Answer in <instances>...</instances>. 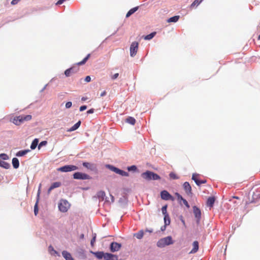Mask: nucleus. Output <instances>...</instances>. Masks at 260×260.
Listing matches in <instances>:
<instances>
[{
  "label": "nucleus",
  "instance_id": "obj_48",
  "mask_svg": "<svg viewBox=\"0 0 260 260\" xmlns=\"http://www.w3.org/2000/svg\"><path fill=\"white\" fill-rule=\"evenodd\" d=\"M91 80V78L89 76H87L85 78V81L87 82H90Z\"/></svg>",
  "mask_w": 260,
  "mask_h": 260
},
{
  "label": "nucleus",
  "instance_id": "obj_33",
  "mask_svg": "<svg viewBox=\"0 0 260 260\" xmlns=\"http://www.w3.org/2000/svg\"><path fill=\"white\" fill-rule=\"evenodd\" d=\"M203 0H200V1H199V0H195L190 5V7L191 8H193L195 6H198V5H199L203 1Z\"/></svg>",
  "mask_w": 260,
  "mask_h": 260
},
{
  "label": "nucleus",
  "instance_id": "obj_32",
  "mask_svg": "<svg viewBox=\"0 0 260 260\" xmlns=\"http://www.w3.org/2000/svg\"><path fill=\"white\" fill-rule=\"evenodd\" d=\"M156 35V32H153L149 35H148L144 37V39L146 40H149L152 39Z\"/></svg>",
  "mask_w": 260,
  "mask_h": 260
},
{
  "label": "nucleus",
  "instance_id": "obj_38",
  "mask_svg": "<svg viewBox=\"0 0 260 260\" xmlns=\"http://www.w3.org/2000/svg\"><path fill=\"white\" fill-rule=\"evenodd\" d=\"M119 174L122 176H128V173L127 172H125L121 170L120 171Z\"/></svg>",
  "mask_w": 260,
  "mask_h": 260
},
{
  "label": "nucleus",
  "instance_id": "obj_15",
  "mask_svg": "<svg viewBox=\"0 0 260 260\" xmlns=\"http://www.w3.org/2000/svg\"><path fill=\"white\" fill-rule=\"evenodd\" d=\"M193 248L190 251L189 253H196L199 249V243L198 241H195L193 242L192 244Z\"/></svg>",
  "mask_w": 260,
  "mask_h": 260
},
{
  "label": "nucleus",
  "instance_id": "obj_19",
  "mask_svg": "<svg viewBox=\"0 0 260 260\" xmlns=\"http://www.w3.org/2000/svg\"><path fill=\"white\" fill-rule=\"evenodd\" d=\"M30 150L29 149L20 150L16 153V155L18 157L22 156L26 154Z\"/></svg>",
  "mask_w": 260,
  "mask_h": 260
},
{
  "label": "nucleus",
  "instance_id": "obj_34",
  "mask_svg": "<svg viewBox=\"0 0 260 260\" xmlns=\"http://www.w3.org/2000/svg\"><path fill=\"white\" fill-rule=\"evenodd\" d=\"M83 166L87 169H92V165L90 163L87 162H84L83 163Z\"/></svg>",
  "mask_w": 260,
  "mask_h": 260
},
{
  "label": "nucleus",
  "instance_id": "obj_22",
  "mask_svg": "<svg viewBox=\"0 0 260 260\" xmlns=\"http://www.w3.org/2000/svg\"><path fill=\"white\" fill-rule=\"evenodd\" d=\"M12 165H13L14 168H15V169L18 168V167L19 166V160L18 159V158L15 157L12 159Z\"/></svg>",
  "mask_w": 260,
  "mask_h": 260
},
{
  "label": "nucleus",
  "instance_id": "obj_4",
  "mask_svg": "<svg viewBox=\"0 0 260 260\" xmlns=\"http://www.w3.org/2000/svg\"><path fill=\"white\" fill-rule=\"evenodd\" d=\"M70 207L69 203L65 200H61L58 204V208L60 211L66 212Z\"/></svg>",
  "mask_w": 260,
  "mask_h": 260
},
{
  "label": "nucleus",
  "instance_id": "obj_5",
  "mask_svg": "<svg viewBox=\"0 0 260 260\" xmlns=\"http://www.w3.org/2000/svg\"><path fill=\"white\" fill-rule=\"evenodd\" d=\"M78 169V167L74 165H66L57 169L58 171L62 172H68L75 171Z\"/></svg>",
  "mask_w": 260,
  "mask_h": 260
},
{
  "label": "nucleus",
  "instance_id": "obj_62",
  "mask_svg": "<svg viewBox=\"0 0 260 260\" xmlns=\"http://www.w3.org/2000/svg\"><path fill=\"white\" fill-rule=\"evenodd\" d=\"M52 248L53 249V248L51 246H49V248Z\"/></svg>",
  "mask_w": 260,
  "mask_h": 260
},
{
  "label": "nucleus",
  "instance_id": "obj_60",
  "mask_svg": "<svg viewBox=\"0 0 260 260\" xmlns=\"http://www.w3.org/2000/svg\"><path fill=\"white\" fill-rule=\"evenodd\" d=\"M234 198H236V199H239V198H238V197H234Z\"/></svg>",
  "mask_w": 260,
  "mask_h": 260
},
{
  "label": "nucleus",
  "instance_id": "obj_36",
  "mask_svg": "<svg viewBox=\"0 0 260 260\" xmlns=\"http://www.w3.org/2000/svg\"><path fill=\"white\" fill-rule=\"evenodd\" d=\"M167 205L163 206L161 208L162 213L164 215V216L166 215H169L167 213Z\"/></svg>",
  "mask_w": 260,
  "mask_h": 260
},
{
  "label": "nucleus",
  "instance_id": "obj_1",
  "mask_svg": "<svg viewBox=\"0 0 260 260\" xmlns=\"http://www.w3.org/2000/svg\"><path fill=\"white\" fill-rule=\"evenodd\" d=\"M31 115H21L15 117L13 119L12 122L15 125H19L24 121H29L31 119Z\"/></svg>",
  "mask_w": 260,
  "mask_h": 260
},
{
  "label": "nucleus",
  "instance_id": "obj_27",
  "mask_svg": "<svg viewBox=\"0 0 260 260\" xmlns=\"http://www.w3.org/2000/svg\"><path fill=\"white\" fill-rule=\"evenodd\" d=\"M164 223L165 224V226L168 225L170 224L171 221H170V218L169 217V215H166L164 216Z\"/></svg>",
  "mask_w": 260,
  "mask_h": 260
},
{
  "label": "nucleus",
  "instance_id": "obj_30",
  "mask_svg": "<svg viewBox=\"0 0 260 260\" xmlns=\"http://www.w3.org/2000/svg\"><path fill=\"white\" fill-rule=\"evenodd\" d=\"M144 235V233L143 231H140L139 232L134 234V236L136 237L138 239H141L142 238Z\"/></svg>",
  "mask_w": 260,
  "mask_h": 260
},
{
  "label": "nucleus",
  "instance_id": "obj_59",
  "mask_svg": "<svg viewBox=\"0 0 260 260\" xmlns=\"http://www.w3.org/2000/svg\"><path fill=\"white\" fill-rule=\"evenodd\" d=\"M258 39L260 40V35L258 36Z\"/></svg>",
  "mask_w": 260,
  "mask_h": 260
},
{
  "label": "nucleus",
  "instance_id": "obj_14",
  "mask_svg": "<svg viewBox=\"0 0 260 260\" xmlns=\"http://www.w3.org/2000/svg\"><path fill=\"white\" fill-rule=\"evenodd\" d=\"M91 252L98 259H101L103 258H104L105 253L103 251H97V252Z\"/></svg>",
  "mask_w": 260,
  "mask_h": 260
},
{
  "label": "nucleus",
  "instance_id": "obj_3",
  "mask_svg": "<svg viewBox=\"0 0 260 260\" xmlns=\"http://www.w3.org/2000/svg\"><path fill=\"white\" fill-rule=\"evenodd\" d=\"M173 241L171 236H168L167 237L160 239L157 242V246L158 247H164L166 246L172 244Z\"/></svg>",
  "mask_w": 260,
  "mask_h": 260
},
{
  "label": "nucleus",
  "instance_id": "obj_57",
  "mask_svg": "<svg viewBox=\"0 0 260 260\" xmlns=\"http://www.w3.org/2000/svg\"><path fill=\"white\" fill-rule=\"evenodd\" d=\"M181 222L183 223V224L185 226V222L183 218L181 219Z\"/></svg>",
  "mask_w": 260,
  "mask_h": 260
},
{
  "label": "nucleus",
  "instance_id": "obj_37",
  "mask_svg": "<svg viewBox=\"0 0 260 260\" xmlns=\"http://www.w3.org/2000/svg\"><path fill=\"white\" fill-rule=\"evenodd\" d=\"M96 234H93V235H92V238L91 240V242H90V244H91V245L92 246H94V244L95 242V239H96Z\"/></svg>",
  "mask_w": 260,
  "mask_h": 260
},
{
  "label": "nucleus",
  "instance_id": "obj_41",
  "mask_svg": "<svg viewBox=\"0 0 260 260\" xmlns=\"http://www.w3.org/2000/svg\"><path fill=\"white\" fill-rule=\"evenodd\" d=\"M0 157L4 160H5V159H7L8 158V155L5 153L1 154Z\"/></svg>",
  "mask_w": 260,
  "mask_h": 260
},
{
  "label": "nucleus",
  "instance_id": "obj_17",
  "mask_svg": "<svg viewBox=\"0 0 260 260\" xmlns=\"http://www.w3.org/2000/svg\"><path fill=\"white\" fill-rule=\"evenodd\" d=\"M215 199L214 197H209L207 201V205L210 207H212L214 204Z\"/></svg>",
  "mask_w": 260,
  "mask_h": 260
},
{
  "label": "nucleus",
  "instance_id": "obj_47",
  "mask_svg": "<svg viewBox=\"0 0 260 260\" xmlns=\"http://www.w3.org/2000/svg\"><path fill=\"white\" fill-rule=\"evenodd\" d=\"M87 109V106L85 105L82 106L80 107V111H83Z\"/></svg>",
  "mask_w": 260,
  "mask_h": 260
},
{
  "label": "nucleus",
  "instance_id": "obj_52",
  "mask_svg": "<svg viewBox=\"0 0 260 260\" xmlns=\"http://www.w3.org/2000/svg\"><path fill=\"white\" fill-rule=\"evenodd\" d=\"M120 170H120L118 168H116V169H115V173H116V174H119Z\"/></svg>",
  "mask_w": 260,
  "mask_h": 260
},
{
  "label": "nucleus",
  "instance_id": "obj_61",
  "mask_svg": "<svg viewBox=\"0 0 260 260\" xmlns=\"http://www.w3.org/2000/svg\"><path fill=\"white\" fill-rule=\"evenodd\" d=\"M178 199H180V197H178Z\"/></svg>",
  "mask_w": 260,
  "mask_h": 260
},
{
  "label": "nucleus",
  "instance_id": "obj_53",
  "mask_svg": "<svg viewBox=\"0 0 260 260\" xmlns=\"http://www.w3.org/2000/svg\"><path fill=\"white\" fill-rule=\"evenodd\" d=\"M106 94V91H104L103 92H102L101 93V96H103L104 95H105Z\"/></svg>",
  "mask_w": 260,
  "mask_h": 260
},
{
  "label": "nucleus",
  "instance_id": "obj_13",
  "mask_svg": "<svg viewBox=\"0 0 260 260\" xmlns=\"http://www.w3.org/2000/svg\"><path fill=\"white\" fill-rule=\"evenodd\" d=\"M105 260H117V256L109 253H105Z\"/></svg>",
  "mask_w": 260,
  "mask_h": 260
},
{
  "label": "nucleus",
  "instance_id": "obj_28",
  "mask_svg": "<svg viewBox=\"0 0 260 260\" xmlns=\"http://www.w3.org/2000/svg\"><path fill=\"white\" fill-rule=\"evenodd\" d=\"M126 121L132 125H134L136 123L135 119L132 117H128L126 118Z\"/></svg>",
  "mask_w": 260,
  "mask_h": 260
},
{
  "label": "nucleus",
  "instance_id": "obj_58",
  "mask_svg": "<svg viewBox=\"0 0 260 260\" xmlns=\"http://www.w3.org/2000/svg\"><path fill=\"white\" fill-rule=\"evenodd\" d=\"M87 98H84V97H83L82 99H81V100L83 101H84L85 100H86Z\"/></svg>",
  "mask_w": 260,
  "mask_h": 260
},
{
  "label": "nucleus",
  "instance_id": "obj_44",
  "mask_svg": "<svg viewBox=\"0 0 260 260\" xmlns=\"http://www.w3.org/2000/svg\"><path fill=\"white\" fill-rule=\"evenodd\" d=\"M107 167L108 168H109L111 171H113L115 172V169H116V167H114V166H111V165H108L107 166Z\"/></svg>",
  "mask_w": 260,
  "mask_h": 260
},
{
  "label": "nucleus",
  "instance_id": "obj_25",
  "mask_svg": "<svg viewBox=\"0 0 260 260\" xmlns=\"http://www.w3.org/2000/svg\"><path fill=\"white\" fill-rule=\"evenodd\" d=\"M90 54H88L81 61H80L77 63L78 66H81L84 64L87 61V60L90 57Z\"/></svg>",
  "mask_w": 260,
  "mask_h": 260
},
{
  "label": "nucleus",
  "instance_id": "obj_50",
  "mask_svg": "<svg viewBox=\"0 0 260 260\" xmlns=\"http://www.w3.org/2000/svg\"><path fill=\"white\" fill-rule=\"evenodd\" d=\"M94 110L93 109H90L87 111V114H91L94 112Z\"/></svg>",
  "mask_w": 260,
  "mask_h": 260
},
{
  "label": "nucleus",
  "instance_id": "obj_18",
  "mask_svg": "<svg viewBox=\"0 0 260 260\" xmlns=\"http://www.w3.org/2000/svg\"><path fill=\"white\" fill-rule=\"evenodd\" d=\"M61 185V183L59 182H55L53 183L49 188L48 189V192H50L51 190H53V189L58 187Z\"/></svg>",
  "mask_w": 260,
  "mask_h": 260
},
{
  "label": "nucleus",
  "instance_id": "obj_49",
  "mask_svg": "<svg viewBox=\"0 0 260 260\" xmlns=\"http://www.w3.org/2000/svg\"><path fill=\"white\" fill-rule=\"evenodd\" d=\"M46 144H47V141H46L41 142L39 145V148H40L41 146H42L43 145H46Z\"/></svg>",
  "mask_w": 260,
  "mask_h": 260
},
{
  "label": "nucleus",
  "instance_id": "obj_43",
  "mask_svg": "<svg viewBox=\"0 0 260 260\" xmlns=\"http://www.w3.org/2000/svg\"><path fill=\"white\" fill-rule=\"evenodd\" d=\"M181 200L183 201V204H184V205H185L187 208H189V204H188V203L187 201L185 199H183V198Z\"/></svg>",
  "mask_w": 260,
  "mask_h": 260
},
{
  "label": "nucleus",
  "instance_id": "obj_8",
  "mask_svg": "<svg viewBox=\"0 0 260 260\" xmlns=\"http://www.w3.org/2000/svg\"><path fill=\"white\" fill-rule=\"evenodd\" d=\"M193 212L194 216L197 219V222L199 223L201 218V211L198 207H197V206H193Z\"/></svg>",
  "mask_w": 260,
  "mask_h": 260
},
{
  "label": "nucleus",
  "instance_id": "obj_55",
  "mask_svg": "<svg viewBox=\"0 0 260 260\" xmlns=\"http://www.w3.org/2000/svg\"><path fill=\"white\" fill-rule=\"evenodd\" d=\"M166 226H165V224L164 226L161 227V230L162 231H164L166 230Z\"/></svg>",
  "mask_w": 260,
  "mask_h": 260
},
{
  "label": "nucleus",
  "instance_id": "obj_26",
  "mask_svg": "<svg viewBox=\"0 0 260 260\" xmlns=\"http://www.w3.org/2000/svg\"><path fill=\"white\" fill-rule=\"evenodd\" d=\"M106 196L105 192L103 191H100L97 193V197L99 199L103 200Z\"/></svg>",
  "mask_w": 260,
  "mask_h": 260
},
{
  "label": "nucleus",
  "instance_id": "obj_51",
  "mask_svg": "<svg viewBox=\"0 0 260 260\" xmlns=\"http://www.w3.org/2000/svg\"><path fill=\"white\" fill-rule=\"evenodd\" d=\"M64 1V0H59L56 3V5H61V4H62L63 3Z\"/></svg>",
  "mask_w": 260,
  "mask_h": 260
},
{
  "label": "nucleus",
  "instance_id": "obj_46",
  "mask_svg": "<svg viewBox=\"0 0 260 260\" xmlns=\"http://www.w3.org/2000/svg\"><path fill=\"white\" fill-rule=\"evenodd\" d=\"M119 76V74L118 73H116L114 75H113L112 77H111V78L113 80H115L117 78H118Z\"/></svg>",
  "mask_w": 260,
  "mask_h": 260
},
{
  "label": "nucleus",
  "instance_id": "obj_40",
  "mask_svg": "<svg viewBox=\"0 0 260 260\" xmlns=\"http://www.w3.org/2000/svg\"><path fill=\"white\" fill-rule=\"evenodd\" d=\"M127 170L130 171H136L137 170V167L136 166H132L131 167H129L127 168Z\"/></svg>",
  "mask_w": 260,
  "mask_h": 260
},
{
  "label": "nucleus",
  "instance_id": "obj_45",
  "mask_svg": "<svg viewBox=\"0 0 260 260\" xmlns=\"http://www.w3.org/2000/svg\"><path fill=\"white\" fill-rule=\"evenodd\" d=\"M20 1V0H12L11 3L12 5H14L18 4Z\"/></svg>",
  "mask_w": 260,
  "mask_h": 260
},
{
  "label": "nucleus",
  "instance_id": "obj_7",
  "mask_svg": "<svg viewBox=\"0 0 260 260\" xmlns=\"http://www.w3.org/2000/svg\"><path fill=\"white\" fill-rule=\"evenodd\" d=\"M139 43L137 42H134L132 43L130 47V55L134 57L137 53L138 49Z\"/></svg>",
  "mask_w": 260,
  "mask_h": 260
},
{
  "label": "nucleus",
  "instance_id": "obj_56",
  "mask_svg": "<svg viewBox=\"0 0 260 260\" xmlns=\"http://www.w3.org/2000/svg\"><path fill=\"white\" fill-rule=\"evenodd\" d=\"M200 182H201V184H204V183H206V180H201Z\"/></svg>",
  "mask_w": 260,
  "mask_h": 260
},
{
  "label": "nucleus",
  "instance_id": "obj_35",
  "mask_svg": "<svg viewBox=\"0 0 260 260\" xmlns=\"http://www.w3.org/2000/svg\"><path fill=\"white\" fill-rule=\"evenodd\" d=\"M169 176L171 178L173 179H177L179 177L176 175V174L173 172H171L169 174Z\"/></svg>",
  "mask_w": 260,
  "mask_h": 260
},
{
  "label": "nucleus",
  "instance_id": "obj_63",
  "mask_svg": "<svg viewBox=\"0 0 260 260\" xmlns=\"http://www.w3.org/2000/svg\"><path fill=\"white\" fill-rule=\"evenodd\" d=\"M1 161H2V160H0V162H1Z\"/></svg>",
  "mask_w": 260,
  "mask_h": 260
},
{
  "label": "nucleus",
  "instance_id": "obj_6",
  "mask_svg": "<svg viewBox=\"0 0 260 260\" xmlns=\"http://www.w3.org/2000/svg\"><path fill=\"white\" fill-rule=\"evenodd\" d=\"M73 177L75 179L80 180H86L89 179L90 178V176L88 175L81 172L75 173L73 175Z\"/></svg>",
  "mask_w": 260,
  "mask_h": 260
},
{
  "label": "nucleus",
  "instance_id": "obj_29",
  "mask_svg": "<svg viewBox=\"0 0 260 260\" xmlns=\"http://www.w3.org/2000/svg\"><path fill=\"white\" fill-rule=\"evenodd\" d=\"M0 166L5 169H9L10 167V165L9 163L4 160H2V161L0 162Z\"/></svg>",
  "mask_w": 260,
  "mask_h": 260
},
{
  "label": "nucleus",
  "instance_id": "obj_2",
  "mask_svg": "<svg viewBox=\"0 0 260 260\" xmlns=\"http://www.w3.org/2000/svg\"><path fill=\"white\" fill-rule=\"evenodd\" d=\"M142 177L147 180H156L160 179V177L157 174L147 171L141 174Z\"/></svg>",
  "mask_w": 260,
  "mask_h": 260
},
{
  "label": "nucleus",
  "instance_id": "obj_10",
  "mask_svg": "<svg viewBox=\"0 0 260 260\" xmlns=\"http://www.w3.org/2000/svg\"><path fill=\"white\" fill-rule=\"evenodd\" d=\"M78 70V68L75 67L70 68L66 70L64 72V75L66 77H70L72 74L76 73Z\"/></svg>",
  "mask_w": 260,
  "mask_h": 260
},
{
  "label": "nucleus",
  "instance_id": "obj_54",
  "mask_svg": "<svg viewBox=\"0 0 260 260\" xmlns=\"http://www.w3.org/2000/svg\"><path fill=\"white\" fill-rule=\"evenodd\" d=\"M176 196L178 197H180V200H182L183 199L182 197L178 193H176Z\"/></svg>",
  "mask_w": 260,
  "mask_h": 260
},
{
  "label": "nucleus",
  "instance_id": "obj_21",
  "mask_svg": "<svg viewBox=\"0 0 260 260\" xmlns=\"http://www.w3.org/2000/svg\"><path fill=\"white\" fill-rule=\"evenodd\" d=\"M138 8H139L138 7H136L133 8L131 9V10H129L126 15V18L129 17L131 15H132L135 12H136L138 10Z\"/></svg>",
  "mask_w": 260,
  "mask_h": 260
},
{
  "label": "nucleus",
  "instance_id": "obj_42",
  "mask_svg": "<svg viewBox=\"0 0 260 260\" xmlns=\"http://www.w3.org/2000/svg\"><path fill=\"white\" fill-rule=\"evenodd\" d=\"M72 103L71 102H68L66 104V108L68 109L72 107Z\"/></svg>",
  "mask_w": 260,
  "mask_h": 260
},
{
  "label": "nucleus",
  "instance_id": "obj_24",
  "mask_svg": "<svg viewBox=\"0 0 260 260\" xmlns=\"http://www.w3.org/2000/svg\"><path fill=\"white\" fill-rule=\"evenodd\" d=\"M179 16H175L170 18L168 20V22H176L179 19Z\"/></svg>",
  "mask_w": 260,
  "mask_h": 260
},
{
  "label": "nucleus",
  "instance_id": "obj_9",
  "mask_svg": "<svg viewBox=\"0 0 260 260\" xmlns=\"http://www.w3.org/2000/svg\"><path fill=\"white\" fill-rule=\"evenodd\" d=\"M121 247V245L117 242H112L110 245V250L114 252L118 251Z\"/></svg>",
  "mask_w": 260,
  "mask_h": 260
},
{
  "label": "nucleus",
  "instance_id": "obj_11",
  "mask_svg": "<svg viewBox=\"0 0 260 260\" xmlns=\"http://www.w3.org/2000/svg\"><path fill=\"white\" fill-rule=\"evenodd\" d=\"M161 198L164 200H173L172 196L166 190H163L160 193Z\"/></svg>",
  "mask_w": 260,
  "mask_h": 260
},
{
  "label": "nucleus",
  "instance_id": "obj_12",
  "mask_svg": "<svg viewBox=\"0 0 260 260\" xmlns=\"http://www.w3.org/2000/svg\"><path fill=\"white\" fill-rule=\"evenodd\" d=\"M183 187L187 194L190 196L192 194L191 187L188 182H184Z\"/></svg>",
  "mask_w": 260,
  "mask_h": 260
},
{
  "label": "nucleus",
  "instance_id": "obj_20",
  "mask_svg": "<svg viewBox=\"0 0 260 260\" xmlns=\"http://www.w3.org/2000/svg\"><path fill=\"white\" fill-rule=\"evenodd\" d=\"M81 124V121H79L76 124H75L73 126H72L70 129H69L68 132H72L76 130L80 126Z\"/></svg>",
  "mask_w": 260,
  "mask_h": 260
},
{
  "label": "nucleus",
  "instance_id": "obj_31",
  "mask_svg": "<svg viewBox=\"0 0 260 260\" xmlns=\"http://www.w3.org/2000/svg\"><path fill=\"white\" fill-rule=\"evenodd\" d=\"M38 143V140L37 139H35L31 143L30 145V148L31 149H35Z\"/></svg>",
  "mask_w": 260,
  "mask_h": 260
},
{
  "label": "nucleus",
  "instance_id": "obj_23",
  "mask_svg": "<svg viewBox=\"0 0 260 260\" xmlns=\"http://www.w3.org/2000/svg\"><path fill=\"white\" fill-rule=\"evenodd\" d=\"M198 176H199L198 174H193V175L192 176V179L193 180H194V181L196 182L197 185H201V182H200L201 180H199L198 179Z\"/></svg>",
  "mask_w": 260,
  "mask_h": 260
},
{
  "label": "nucleus",
  "instance_id": "obj_39",
  "mask_svg": "<svg viewBox=\"0 0 260 260\" xmlns=\"http://www.w3.org/2000/svg\"><path fill=\"white\" fill-rule=\"evenodd\" d=\"M34 213L35 215H37L38 213V208L37 203H36L34 207Z\"/></svg>",
  "mask_w": 260,
  "mask_h": 260
},
{
  "label": "nucleus",
  "instance_id": "obj_16",
  "mask_svg": "<svg viewBox=\"0 0 260 260\" xmlns=\"http://www.w3.org/2000/svg\"><path fill=\"white\" fill-rule=\"evenodd\" d=\"M62 255L66 260H74L71 254L67 251H63Z\"/></svg>",
  "mask_w": 260,
  "mask_h": 260
}]
</instances>
